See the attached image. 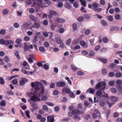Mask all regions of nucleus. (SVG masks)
<instances>
[{
    "mask_svg": "<svg viewBox=\"0 0 122 122\" xmlns=\"http://www.w3.org/2000/svg\"><path fill=\"white\" fill-rule=\"evenodd\" d=\"M84 18L83 16H80L78 17L77 19V20L79 22H81L83 20Z\"/></svg>",
    "mask_w": 122,
    "mask_h": 122,
    "instance_id": "obj_54",
    "label": "nucleus"
},
{
    "mask_svg": "<svg viewBox=\"0 0 122 122\" xmlns=\"http://www.w3.org/2000/svg\"><path fill=\"white\" fill-rule=\"evenodd\" d=\"M13 26L15 28H18L19 27L20 25L18 23H15L14 24Z\"/></svg>",
    "mask_w": 122,
    "mask_h": 122,
    "instance_id": "obj_57",
    "label": "nucleus"
},
{
    "mask_svg": "<svg viewBox=\"0 0 122 122\" xmlns=\"http://www.w3.org/2000/svg\"><path fill=\"white\" fill-rule=\"evenodd\" d=\"M47 118V122H54V116L53 115L48 116Z\"/></svg>",
    "mask_w": 122,
    "mask_h": 122,
    "instance_id": "obj_10",
    "label": "nucleus"
},
{
    "mask_svg": "<svg viewBox=\"0 0 122 122\" xmlns=\"http://www.w3.org/2000/svg\"><path fill=\"white\" fill-rule=\"evenodd\" d=\"M60 44L59 47L61 48H63L65 46V44L62 41L59 43Z\"/></svg>",
    "mask_w": 122,
    "mask_h": 122,
    "instance_id": "obj_37",
    "label": "nucleus"
},
{
    "mask_svg": "<svg viewBox=\"0 0 122 122\" xmlns=\"http://www.w3.org/2000/svg\"><path fill=\"white\" fill-rule=\"evenodd\" d=\"M21 71L24 74L28 75L32 74L35 72V71H26L24 69H22L21 70Z\"/></svg>",
    "mask_w": 122,
    "mask_h": 122,
    "instance_id": "obj_11",
    "label": "nucleus"
},
{
    "mask_svg": "<svg viewBox=\"0 0 122 122\" xmlns=\"http://www.w3.org/2000/svg\"><path fill=\"white\" fill-rule=\"evenodd\" d=\"M122 76V74L120 72H117L115 74V76L117 77H120Z\"/></svg>",
    "mask_w": 122,
    "mask_h": 122,
    "instance_id": "obj_51",
    "label": "nucleus"
},
{
    "mask_svg": "<svg viewBox=\"0 0 122 122\" xmlns=\"http://www.w3.org/2000/svg\"><path fill=\"white\" fill-rule=\"evenodd\" d=\"M77 74L79 76H82L84 74V73L81 71H78L77 72Z\"/></svg>",
    "mask_w": 122,
    "mask_h": 122,
    "instance_id": "obj_58",
    "label": "nucleus"
},
{
    "mask_svg": "<svg viewBox=\"0 0 122 122\" xmlns=\"http://www.w3.org/2000/svg\"><path fill=\"white\" fill-rule=\"evenodd\" d=\"M24 40L25 41H29L30 40V38L29 37L26 36L24 37Z\"/></svg>",
    "mask_w": 122,
    "mask_h": 122,
    "instance_id": "obj_33",
    "label": "nucleus"
},
{
    "mask_svg": "<svg viewBox=\"0 0 122 122\" xmlns=\"http://www.w3.org/2000/svg\"><path fill=\"white\" fill-rule=\"evenodd\" d=\"M120 18V15L119 14H117L115 16V18L117 20H119Z\"/></svg>",
    "mask_w": 122,
    "mask_h": 122,
    "instance_id": "obj_63",
    "label": "nucleus"
},
{
    "mask_svg": "<svg viewBox=\"0 0 122 122\" xmlns=\"http://www.w3.org/2000/svg\"><path fill=\"white\" fill-rule=\"evenodd\" d=\"M69 96L70 97L72 98H74L75 97V96L72 92H71L69 94Z\"/></svg>",
    "mask_w": 122,
    "mask_h": 122,
    "instance_id": "obj_34",
    "label": "nucleus"
},
{
    "mask_svg": "<svg viewBox=\"0 0 122 122\" xmlns=\"http://www.w3.org/2000/svg\"><path fill=\"white\" fill-rule=\"evenodd\" d=\"M49 34H50V35L49 37L50 39H51L52 38L53 35V32L51 31L48 32L45 31L43 32V34L44 37H47L48 36Z\"/></svg>",
    "mask_w": 122,
    "mask_h": 122,
    "instance_id": "obj_6",
    "label": "nucleus"
},
{
    "mask_svg": "<svg viewBox=\"0 0 122 122\" xmlns=\"http://www.w3.org/2000/svg\"><path fill=\"white\" fill-rule=\"evenodd\" d=\"M90 32V30L89 29H87L86 30L85 32V34L86 35H89Z\"/></svg>",
    "mask_w": 122,
    "mask_h": 122,
    "instance_id": "obj_53",
    "label": "nucleus"
},
{
    "mask_svg": "<svg viewBox=\"0 0 122 122\" xmlns=\"http://www.w3.org/2000/svg\"><path fill=\"white\" fill-rule=\"evenodd\" d=\"M90 104L86 101H85L84 104V106L86 107H87L89 106Z\"/></svg>",
    "mask_w": 122,
    "mask_h": 122,
    "instance_id": "obj_59",
    "label": "nucleus"
},
{
    "mask_svg": "<svg viewBox=\"0 0 122 122\" xmlns=\"http://www.w3.org/2000/svg\"><path fill=\"white\" fill-rule=\"evenodd\" d=\"M43 24L45 25H47L48 24V21L47 20H45L43 21Z\"/></svg>",
    "mask_w": 122,
    "mask_h": 122,
    "instance_id": "obj_52",
    "label": "nucleus"
},
{
    "mask_svg": "<svg viewBox=\"0 0 122 122\" xmlns=\"http://www.w3.org/2000/svg\"><path fill=\"white\" fill-rule=\"evenodd\" d=\"M18 82L17 80L16 79H15L12 81V83L13 84H16L18 83Z\"/></svg>",
    "mask_w": 122,
    "mask_h": 122,
    "instance_id": "obj_56",
    "label": "nucleus"
},
{
    "mask_svg": "<svg viewBox=\"0 0 122 122\" xmlns=\"http://www.w3.org/2000/svg\"><path fill=\"white\" fill-rule=\"evenodd\" d=\"M29 17L30 20H32L35 22L37 21L36 20L35 18V17L32 15H29Z\"/></svg>",
    "mask_w": 122,
    "mask_h": 122,
    "instance_id": "obj_28",
    "label": "nucleus"
},
{
    "mask_svg": "<svg viewBox=\"0 0 122 122\" xmlns=\"http://www.w3.org/2000/svg\"><path fill=\"white\" fill-rule=\"evenodd\" d=\"M106 85V82L104 81L100 82L96 85L95 88L96 89L100 88L101 90H104L105 89Z\"/></svg>",
    "mask_w": 122,
    "mask_h": 122,
    "instance_id": "obj_3",
    "label": "nucleus"
},
{
    "mask_svg": "<svg viewBox=\"0 0 122 122\" xmlns=\"http://www.w3.org/2000/svg\"><path fill=\"white\" fill-rule=\"evenodd\" d=\"M50 26L51 29L53 30H54L55 29V27H57V28H59V27L57 25H55L54 24H53L52 23V24H51Z\"/></svg>",
    "mask_w": 122,
    "mask_h": 122,
    "instance_id": "obj_24",
    "label": "nucleus"
},
{
    "mask_svg": "<svg viewBox=\"0 0 122 122\" xmlns=\"http://www.w3.org/2000/svg\"><path fill=\"white\" fill-rule=\"evenodd\" d=\"M48 97V96L47 95H45L41 97V99L43 101H46L47 100Z\"/></svg>",
    "mask_w": 122,
    "mask_h": 122,
    "instance_id": "obj_23",
    "label": "nucleus"
},
{
    "mask_svg": "<svg viewBox=\"0 0 122 122\" xmlns=\"http://www.w3.org/2000/svg\"><path fill=\"white\" fill-rule=\"evenodd\" d=\"M74 112L75 113V115L80 114L82 113L80 111L77 109L74 110Z\"/></svg>",
    "mask_w": 122,
    "mask_h": 122,
    "instance_id": "obj_32",
    "label": "nucleus"
},
{
    "mask_svg": "<svg viewBox=\"0 0 122 122\" xmlns=\"http://www.w3.org/2000/svg\"><path fill=\"white\" fill-rule=\"evenodd\" d=\"M56 86L58 87H62L65 86L66 83L64 81L57 82L56 84Z\"/></svg>",
    "mask_w": 122,
    "mask_h": 122,
    "instance_id": "obj_13",
    "label": "nucleus"
},
{
    "mask_svg": "<svg viewBox=\"0 0 122 122\" xmlns=\"http://www.w3.org/2000/svg\"><path fill=\"white\" fill-rule=\"evenodd\" d=\"M55 20L57 22L61 23H65L66 22L64 19L58 17H55Z\"/></svg>",
    "mask_w": 122,
    "mask_h": 122,
    "instance_id": "obj_8",
    "label": "nucleus"
},
{
    "mask_svg": "<svg viewBox=\"0 0 122 122\" xmlns=\"http://www.w3.org/2000/svg\"><path fill=\"white\" fill-rule=\"evenodd\" d=\"M45 103L49 106L53 107L54 106V104L52 102H45Z\"/></svg>",
    "mask_w": 122,
    "mask_h": 122,
    "instance_id": "obj_38",
    "label": "nucleus"
},
{
    "mask_svg": "<svg viewBox=\"0 0 122 122\" xmlns=\"http://www.w3.org/2000/svg\"><path fill=\"white\" fill-rule=\"evenodd\" d=\"M64 7L67 9H70L71 8L72 6L71 4L68 2L66 3L64 5Z\"/></svg>",
    "mask_w": 122,
    "mask_h": 122,
    "instance_id": "obj_19",
    "label": "nucleus"
},
{
    "mask_svg": "<svg viewBox=\"0 0 122 122\" xmlns=\"http://www.w3.org/2000/svg\"><path fill=\"white\" fill-rule=\"evenodd\" d=\"M28 81L27 79L25 78H22L20 81L19 82L21 85H24L26 82Z\"/></svg>",
    "mask_w": 122,
    "mask_h": 122,
    "instance_id": "obj_7",
    "label": "nucleus"
},
{
    "mask_svg": "<svg viewBox=\"0 0 122 122\" xmlns=\"http://www.w3.org/2000/svg\"><path fill=\"white\" fill-rule=\"evenodd\" d=\"M71 67L73 71H76L77 70V68L74 64H72L71 65Z\"/></svg>",
    "mask_w": 122,
    "mask_h": 122,
    "instance_id": "obj_31",
    "label": "nucleus"
},
{
    "mask_svg": "<svg viewBox=\"0 0 122 122\" xmlns=\"http://www.w3.org/2000/svg\"><path fill=\"white\" fill-rule=\"evenodd\" d=\"M4 60L6 62H8L10 61V58L8 56L5 57L4 59Z\"/></svg>",
    "mask_w": 122,
    "mask_h": 122,
    "instance_id": "obj_43",
    "label": "nucleus"
},
{
    "mask_svg": "<svg viewBox=\"0 0 122 122\" xmlns=\"http://www.w3.org/2000/svg\"><path fill=\"white\" fill-rule=\"evenodd\" d=\"M40 26V25L37 22H35L34 24L33 25H32V26L30 27V29H32V27L35 28L37 29L39 28Z\"/></svg>",
    "mask_w": 122,
    "mask_h": 122,
    "instance_id": "obj_16",
    "label": "nucleus"
},
{
    "mask_svg": "<svg viewBox=\"0 0 122 122\" xmlns=\"http://www.w3.org/2000/svg\"><path fill=\"white\" fill-rule=\"evenodd\" d=\"M28 101L31 104V106L33 107V108L34 110H35L38 109V107L36 106V104L31 102L30 99Z\"/></svg>",
    "mask_w": 122,
    "mask_h": 122,
    "instance_id": "obj_14",
    "label": "nucleus"
},
{
    "mask_svg": "<svg viewBox=\"0 0 122 122\" xmlns=\"http://www.w3.org/2000/svg\"><path fill=\"white\" fill-rule=\"evenodd\" d=\"M59 93V92L57 90H54L53 92V94L54 95H57Z\"/></svg>",
    "mask_w": 122,
    "mask_h": 122,
    "instance_id": "obj_60",
    "label": "nucleus"
},
{
    "mask_svg": "<svg viewBox=\"0 0 122 122\" xmlns=\"http://www.w3.org/2000/svg\"><path fill=\"white\" fill-rule=\"evenodd\" d=\"M75 113L74 112V110L72 111L71 112H69L68 113V115L70 117H72L74 115H75Z\"/></svg>",
    "mask_w": 122,
    "mask_h": 122,
    "instance_id": "obj_42",
    "label": "nucleus"
},
{
    "mask_svg": "<svg viewBox=\"0 0 122 122\" xmlns=\"http://www.w3.org/2000/svg\"><path fill=\"white\" fill-rule=\"evenodd\" d=\"M80 45L84 47H87L88 46V45L87 43L85 42L84 41H80Z\"/></svg>",
    "mask_w": 122,
    "mask_h": 122,
    "instance_id": "obj_18",
    "label": "nucleus"
},
{
    "mask_svg": "<svg viewBox=\"0 0 122 122\" xmlns=\"http://www.w3.org/2000/svg\"><path fill=\"white\" fill-rule=\"evenodd\" d=\"M81 5L84 7L86 6V2L84 0H80Z\"/></svg>",
    "mask_w": 122,
    "mask_h": 122,
    "instance_id": "obj_36",
    "label": "nucleus"
},
{
    "mask_svg": "<svg viewBox=\"0 0 122 122\" xmlns=\"http://www.w3.org/2000/svg\"><path fill=\"white\" fill-rule=\"evenodd\" d=\"M9 12V10L7 9H5L3 11V14L4 15H7L8 13Z\"/></svg>",
    "mask_w": 122,
    "mask_h": 122,
    "instance_id": "obj_41",
    "label": "nucleus"
},
{
    "mask_svg": "<svg viewBox=\"0 0 122 122\" xmlns=\"http://www.w3.org/2000/svg\"><path fill=\"white\" fill-rule=\"evenodd\" d=\"M98 59L99 61L105 64L107 63L108 62V60L106 58L100 57L98 58Z\"/></svg>",
    "mask_w": 122,
    "mask_h": 122,
    "instance_id": "obj_12",
    "label": "nucleus"
},
{
    "mask_svg": "<svg viewBox=\"0 0 122 122\" xmlns=\"http://www.w3.org/2000/svg\"><path fill=\"white\" fill-rule=\"evenodd\" d=\"M22 41V39L20 38L17 39L16 40V43L17 44H19Z\"/></svg>",
    "mask_w": 122,
    "mask_h": 122,
    "instance_id": "obj_46",
    "label": "nucleus"
},
{
    "mask_svg": "<svg viewBox=\"0 0 122 122\" xmlns=\"http://www.w3.org/2000/svg\"><path fill=\"white\" fill-rule=\"evenodd\" d=\"M51 4V2L49 0H35L34 1L33 5L32 6L35 7L37 10L36 11H38V8H42L43 6L47 7Z\"/></svg>",
    "mask_w": 122,
    "mask_h": 122,
    "instance_id": "obj_2",
    "label": "nucleus"
},
{
    "mask_svg": "<svg viewBox=\"0 0 122 122\" xmlns=\"http://www.w3.org/2000/svg\"><path fill=\"white\" fill-rule=\"evenodd\" d=\"M96 95L100 98H102V97H107V99H108V97H107V94L106 93H104V94H102L101 92L100 91H97L96 93Z\"/></svg>",
    "mask_w": 122,
    "mask_h": 122,
    "instance_id": "obj_4",
    "label": "nucleus"
},
{
    "mask_svg": "<svg viewBox=\"0 0 122 122\" xmlns=\"http://www.w3.org/2000/svg\"><path fill=\"white\" fill-rule=\"evenodd\" d=\"M107 48H104L101 49L100 50L101 53H105L107 51Z\"/></svg>",
    "mask_w": 122,
    "mask_h": 122,
    "instance_id": "obj_48",
    "label": "nucleus"
},
{
    "mask_svg": "<svg viewBox=\"0 0 122 122\" xmlns=\"http://www.w3.org/2000/svg\"><path fill=\"white\" fill-rule=\"evenodd\" d=\"M13 43V41L11 40H5V45L6 46H7L10 44H12Z\"/></svg>",
    "mask_w": 122,
    "mask_h": 122,
    "instance_id": "obj_20",
    "label": "nucleus"
},
{
    "mask_svg": "<svg viewBox=\"0 0 122 122\" xmlns=\"http://www.w3.org/2000/svg\"><path fill=\"white\" fill-rule=\"evenodd\" d=\"M72 41L71 39V38L68 39L66 41V44L67 46H69L71 43Z\"/></svg>",
    "mask_w": 122,
    "mask_h": 122,
    "instance_id": "obj_22",
    "label": "nucleus"
},
{
    "mask_svg": "<svg viewBox=\"0 0 122 122\" xmlns=\"http://www.w3.org/2000/svg\"><path fill=\"white\" fill-rule=\"evenodd\" d=\"M29 44L27 42L24 43V48L25 50H29Z\"/></svg>",
    "mask_w": 122,
    "mask_h": 122,
    "instance_id": "obj_21",
    "label": "nucleus"
},
{
    "mask_svg": "<svg viewBox=\"0 0 122 122\" xmlns=\"http://www.w3.org/2000/svg\"><path fill=\"white\" fill-rule=\"evenodd\" d=\"M110 90L111 92L113 93H116L117 92V90L116 88H111Z\"/></svg>",
    "mask_w": 122,
    "mask_h": 122,
    "instance_id": "obj_35",
    "label": "nucleus"
},
{
    "mask_svg": "<svg viewBox=\"0 0 122 122\" xmlns=\"http://www.w3.org/2000/svg\"><path fill=\"white\" fill-rule=\"evenodd\" d=\"M111 100L112 102H115L117 101L118 100L117 97L114 96L111 97Z\"/></svg>",
    "mask_w": 122,
    "mask_h": 122,
    "instance_id": "obj_30",
    "label": "nucleus"
},
{
    "mask_svg": "<svg viewBox=\"0 0 122 122\" xmlns=\"http://www.w3.org/2000/svg\"><path fill=\"white\" fill-rule=\"evenodd\" d=\"M108 19L111 21H112L113 20V17L111 15H109L107 17Z\"/></svg>",
    "mask_w": 122,
    "mask_h": 122,
    "instance_id": "obj_62",
    "label": "nucleus"
},
{
    "mask_svg": "<svg viewBox=\"0 0 122 122\" xmlns=\"http://www.w3.org/2000/svg\"><path fill=\"white\" fill-rule=\"evenodd\" d=\"M49 13L50 15H57V12L53 10H50L49 11Z\"/></svg>",
    "mask_w": 122,
    "mask_h": 122,
    "instance_id": "obj_27",
    "label": "nucleus"
},
{
    "mask_svg": "<svg viewBox=\"0 0 122 122\" xmlns=\"http://www.w3.org/2000/svg\"><path fill=\"white\" fill-rule=\"evenodd\" d=\"M101 24L103 26H106L107 25V22L104 20H101Z\"/></svg>",
    "mask_w": 122,
    "mask_h": 122,
    "instance_id": "obj_39",
    "label": "nucleus"
},
{
    "mask_svg": "<svg viewBox=\"0 0 122 122\" xmlns=\"http://www.w3.org/2000/svg\"><path fill=\"white\" fill-rule=\"evenodd\" d=\"M14 54L16 56L18 59L20 58V56L18 51H15L14 52Z\"/></svg>",
    "mask_w": 122,
    "mask_h": 122,
    "instance_id": "obj_40",
    "label": "nucleus"
},
{
    "mask_svg": "<svg viewBox=\"0 0 122 122\" xmlns=\"http://www.w3.org/2000/svg\"><path fill=\"white\" fill-rule=\"evenodd\" d=\"M87 92H89L90 93L93 94L95 91V90L94 89L92 88H89L87 91Z\"/></svg>",
    "mask_w": 122,
    "mask_h": 122,
    "instance_id": "obj_26",
    "label": "nucleus"
},
{
    "mask_svg": "<svg viewBox=\"0 0 122 122\" xmlns=\"http://www.w3.org/2000/svg\"><path fill=\"white\" fill-rule=\"evenodd\" d=\"M54 40L58 44H59V43L62 41L61 38L58 36L56 37Z\"/></svg>",
    "mask_w": 122,
    "mask_h": 122,
    "instance_id": "obj_15",
    "label": "nucleus"
},
{
    "mask_svg": "<svg viewBox=\"0 0 122 122\" xmlns=\"http://www.w3.org/2000/svg\"><path fill=\"white\" fill-rule=\"evenodd\" d=\"M44 46L46 47H48L50 46V44L48 42L46 41L44 44Z\"/></svg>",
    "mask_w": 122,
    "mask_h": 122,
    "instance_id": "obj_47",
    "label": "nucleus"
},
{
    "mask_svg": "<svg viewBox=\"0 0 122 122\" xmlns=\"http://www.w3.org/2000/svg\"><path fill=\"white\" fill-rule=\"evenodd\" d=\"M81 11L83 13H86L87 11L85 9V8L83 7H82L81 8Z\"/></svg>",
    "mask_w": 122,
    "mask_h": 122,
    "instance_id": "obj_61",
    "label": "nucleus"
},
{
    "mask_svg": "<svg viewBox=\"0 0 122 122\" xmlns=\"http://www.w3.org/2000/svg\"><path fill=\"white\" fill-rule=\"evenodd\" d=\"M39 50L41 52H45L46 50L45 47L43 46L40 47L39 48Z\"/></svg>",
    "mask_w": 122,
    "mask_h": 122,
    "instance_id": "obj_29",
    "label": "nucleus"
},
{
    "mask_svg": "<svg viewBox=\"0 0 122 122\" xmlns=\"http://www.w3.org/2000/svg\"><path fill=\"white\" fill-rule=\"evenodd\" d=\"M55 31L56 32H58L60 33H63L65 31L64 28L61 27H60L59 28H56Z\"/></svg>",
    "mask_w": 122,
    "mask_h": 122,
    "instance_id": "obj_9",
    "label": "nucleus"
},
{
    "mask_svg": "<svg viewBox=\"0 0 122 122\" xmlns=\"http://www.w3.org/2000/svg\"><path fill=\"white\" fill-rule=\"evenodd\" d=\"M42 109L43 110L46 111L48 110V108L47 105H45L42 106Z\"/></svg>",
    "mask_w": 122,
    "mask_h": 122,
    "instance_id": "obj_49",
    "label": "nucleus"
},
{
    "mask_svg": "<svg viewBox=\"0 0 122 122\" xmlns=\"http://www.w3.org/2000/svg\"><path fill=\"white\" fill-rule=\"evenodd\" d=\"M72 26L74 31H76L77 30L78 27L76 24V23L73 24L72 25Z\"/></svg>",
    "mask_w": 122,
    "mask_h": 122,
    "instance_id": "obj_25",
    "label": "nucleus"
},
{
    "mask_svg": "<svg viewBox=\"0 0 122 122\" xmlns=\"http://www.w3.org/2000/svg\"><path fill=\"white\" fill-rule=\"evenodd\" d=\"M6 33V31L4 29H2L0 31V34L2 35H4Z\"/></svg>",
    "mask_w": 122,
    "mask_h": 122,
    "instance_id": "obj_64",
    "label": "nucleus"
},
{
    "mask_svg": "<svg viewBox=\"0 0 122 122\" xmlns=\"http://www.w3.org/2000/svg\"><path fill=\"white\" fill-rule=\"evenodd\" d=\"M41 81V82L44 85H47L49 84L48 82L45 80H42Z\"/></svg>",
    "mask_w": 122,
    "mask_h": 122,
    "instance_id": "obj_50",
    "label": "nucleus"
},
{
    "mask_svg": "<svg viewBox=\"0 0 122 122\" xmlns=\"http://www.w3.org/2000/svg\"><path fill=\"white\" fill-rule=\"evenodd\" d=\"M31 85L34 93L33 95L30 99L31 102V100L35 102H41V99L39 97L44 92V86L41 83L37 81L32 82Z\"/></svg>",
    "mask_w": 122,
    "mask_h": 122,
    "instance_id": "obj_1",
    "label": "nucleus"
},
{
    "mask_svg": "<svg viewBox=\"0 0 122 122\" xmlns=\"http://www.w3.org/2000/svg\"><path fill=\"white\" fill-rule=\"evenodd\" d=\"M101 117V115L99 111L97 109L95 110L94 113L93 114V118H99Z\"/></svg>",
    "mask_w": 122,
    "mask_h": 122,
    "instance_id": "obj_5",
    "label": "nucleus"
},
{
    "mask_svg": "<svg viewBox=\"0 0 122 122\" xmlns=\"http://www.w3.org/2000/svg\"><path fill=\"white\" fill-rule=\"evenodd\" d=\"M65 79L67 80L68 83L71 85H72V82L71 80L68 77H67L65 78Z\"/></svg>",
    "mask_w": 122,
    "mask_h": 122,
    "instance_id": "obj_45",
    "label": "nucleus"
},
{
    "mask_svg": "<svg viewBox=\"0 0 122 122\" xmlns=\"http://www.w3.org/2000/svg\"><path fill=\"white\" fill-rule=\"evenodd\" d=\"M92 7L95 8H96L98 7V5L97 3H94L92 4Z\"/></svg>",
    "mask_w": 122,
    "mask_h": 122,
    "instance_id": "obj_55",
    "label": "nucleus"
},
{
    "mask_svg": "<svg viewBox=\"0 0 122 122\" xmlns=\"http://www.w3.org/2000/svg\"><path fill=\"white\" fill-rule=\"evenodd\" d=\"M103 42L105 43H107L108 42V39L106 37H104L102 39Z\"/></svg>",
    "mask_w": 122,
    "mask_h": 122,
    "instance_id": "obj_44",
    "label": "nucleus"
},
{
    "mask_svg": "<svg viewBox=\"0 0 122 122\" xmlns=\"http://www.w3.org/2000/svg\"><path fill=\"white\" fill-rule=\"evenodd\" d=\"M38 38L36 36H34L33 37V39L32 40V42L36 44H40V43L38 41Z\"/></svg>",
    "mask_w": 122,
    "mask_h": 122,
    "instance_id": "obj_17",
    "label": "nucleus"
}]
</instances>
